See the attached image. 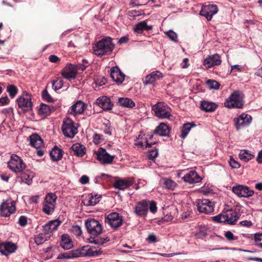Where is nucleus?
I'll return each instance as SVG.
<instances>
[{"label": "nucleus", "mask_w": 262, "mask_h": 262, "mask_svg": "<svg viewBox=\"0 0 262 262\" xmlns=\"http://www.w3.org/2000/svg\"><path fill=\"white\" fill-rule=\"evenodd\" d=\"M207 84L210 89L217 90L220 87V83L216 81L209 79L207 80Z\"/></svg>", "instance_id": "nucleus-47"}, {"label": "nucleus", "mask_w": 262, "mask_h": 262, "mask_svg": "<svg viewBox=\"0 0 262 262\" xmlns=\"http://www.w3.org/2000/svg\"><path fill=\"white\" fill-rule=\"evenodd\" d=\"M227 214V224L234 225L239 218L241 214L236 212L229 211L226 212Z\"/></svg>", "instance_id": "nucleus-36"}, {"label": "nucleus", "mask_w": 262, "mask_h": 262, "mask_svg": "<svg viewBox=\"0 0 262 262\" xmlns=\"http://www.w3.org/2000/svg\"><path fill=\"white\" fill-rule=\"evenodd\" d=\"M156 117L160 119L169 118L171 116V109L166 104L162 102L157 103L152 107Z\"/></svg>", "instance_id": "nucleus-4"}, {"label": "nucleus", "mask_w": 262, "mask_h": 262, "mask_svg": "<svg viewBox=\"0 0 262 262\" xmlns=\"http://www.w3.org/2000/svg\"><path fill=\"white\" fill-rule=\"evenodd\" d=\"M50 155L53 161H59L62 157V150L57 146H55L50 151Z\"/></svg>", "instance_id": "nucleus-32"}, {"label": "nucleus", "mask_w": 262, "mask_h": 262, "mask_svg": "<svg viewBox=\"0 0 262 262\" xmlns=\"http://www.w3.org/2000/svg\"><path fill=\"white\" fill-rule=\"evenodd\" d=\"M70 252L71 258L78 257H82L81 255H83L80 252L79 249L72 250V251H70Z\"/></svg>", "instance_id": "nucleus-54"}, {"label": "nucleus", "mask_w": 262, "mask_h": 262, "mask_svg": "<svg viewBox=\"0 0 262 262\" xmlns=\"http://www.w3.org/2000/svg\"><path fill=\"white\" fill-rule=\"evenodd\" d=\"M86 107V105L81 101H77L73 104L69 112L71 114L76 115L81 114Z\"/></svg>", "instance_id": "nucleus-24"}, {"label": "nucleus", "mask_w": 262, "mask_h": 262, "mask_svg": "<svg viewBox=\"0 0 262 262\" xmlns=\"http://www.w3.org/2000/svg\"><path fill=\"white\" fill-rule=\"evenodd\" d=\"M228 216L226 212L212 217L213 221L217 223H223L227 224Z\"/></svg>", "instance_id": "nucleus-42"}, {"label": "nucleus", "mask_w": 262, "mask_h": 262, "mask_svg": "<svg viewBox=\"0 0 262 262\" xmlns=\"http://www.w3.org/2000/svg\"><path fill=\"white\" fill-rule=\"evenodd\" d=\"M217 7L213 4H209L202 7L200 12L201 15L205 16L208 20H211L212 16L217 13Z\"/></svg>", "instance_id": "nucleus-16"}, {"label": "nucleus", "mask_w": 262, "mask_h": 262, "mask_svg": "<svg viewBox=\"0 0 262 262\" xmlns=\"http://www.w3.org/2000/svg\"><path fill=\"white\" fill-rule=\"evenodd\" d=\"M163 76L162 73L159 71L152 72L146 76L143 83L145 85L149 84L155 85V82L161 79Z\"/></svg>", "instance_id": "nucleus-20"}, {"label": "nucleus", "mask_w": 262, "mask_h": 262, "mask_svg": "<svg viewBox=\"0 0 262 262\" xmlns=\"http://www.w3.org/2000/svg\"><path fill=\"white\" fill-rule=\"evenodd\" d=\"M72 232L77 236H79L82 234L81 228L80 226L76 225L72 227Z\"/></svg>", "instance_id": "nucleus-51"}, {"label": "nucleus", "mask_w": 262, "mask_h": 262, "mask_svg": "<svg viewBox=\"0 0 262 262\" xmlns=\"http://www.w3.org/2000/svg\"><path fill=\"white\" fill-rule=\"evenodd\" d=\"M197 209L200 212L208 214L213 211L214 207L212 202L208 199L198 200Z\"/></svg>", "instance_id": "nucleus-13"}, {"label": "nucleus", "mask_w": 262, "mask_h": 262, "mask_svg": "<svg viewBox=\"0 0 262 262\" xmlns=\"http://www.w3.org/2000/svg\"><path fill=\"white\" fill-rule=\"evenodd\" d=\"M18 106L25 111H31L32 109L31 96L27 92L23 93L21 96L17 99Z\"/></svg>", "instance_id": "nucleus-7"}, {"label": "nucleus", "mask_w": 262, "mask_h": 262, "mask_svg": "<svg viewBox=\"0 0 262 262\" xmlns=\"http://www.w3.org/2000/svg\"><path fill=\"white\" fill-rule=\"evenodd\" d=\"M87 252L85 254L86 256H95L99 255L100 253H102L101 251L99 250H97L95 249V247H90L89 246H87Z\"/></svg>", "instance_id": "nucleus-43"}, {"label": "nucleus", "mask_w": 262, "mask_h": 262, "mask_svg": "<svg viewBox=\"0 0 262 262\" xmlns=\"http://www.w3.org/2000/svg\"><path fill=\"white\" fill-rule=\"evenodd\" d=\"M61 74L64 78L69 80L74 79L77 75L76 64H67L61 71Z\"/></svg>", "instance_id": "nucleus-14"}, {"label": "nucleus", "mask_w": 262, "mask_h": 262, "mask_svg": "<svg viewBox=\"0 0 262 262\" xmlns=\"http://www.w3.org/2000/svg\"><path fill=\"white\" fill-rule=\"evenodd\" d=\"M8 167L11 171L15 173H20L25 169L26 165L20 157L15 154H13L8 162Z\"/></svg>", "instance_id": "nucleus-3"}, {"label": "nucleus", "mask_w": 262, "mask_h": 262, "mask_svg": "<svg viewBox=\"0 0 262 262\" xmlns=\"http://www.w3.org/2000/svg\"><path fill=\"white\" fill-rule=\"evenodd\" d=\"M21 178L22 181L26 183L27 184H30L31 183L32 176H30L29 174L26 173H23L21 176Z\"/></svg>", "instance_id": "nucleus-50"}, {"label": "nucleus", "mask_w": 262, "mask_h": 262, "mask_svg": "<svg viewBox=\"0 0 262 262\" xmlns=\"http://www.w3.org/2000/svg\"><path fill=\"white\" fill-rule=\"evenodd\" d=\"M60 246L64 250H69L73 247V242L69 235L64 234L61 236Z\"/></svg>", "instance_id": "nucleus-29"}, {"label": "nucleus", "mask_w": 262, "mask_h": 262, "mask_svg": "<svg viewBox=\"0 0 262 262\" xmlns=\"http://www.w3.org/2000/svg\"><path fill=\"white\" fill-rule=\"evenodd\" d=\"M49 236L48 234L40 233L36 236L34 238L35 243L39 245L43 244L48 239Z\"/></svg>", "instance_id": "nucleus-41"}, {"label": "nucleus", "mask_w": 262, "mask_h": 262, "mask_svg": "<svg viewBox=\"0 0 262 262\" xmlns=\"http://www.w3.org/2000/svg\"><path fill=\"white\" fill-rule=\"evenodd\" d=\"M184 181L190 184L199 183L202 178L194 170L188 171L183 178Z\"/></svg>", "instance_id": "nucleus-23"}, {"label": "nucleus", "mask_w": 262, "mask_h": 262, "mask_svg": "<svg viewBox=\"0 0 262 262\" xmlns=\"http://www.w3.org/2000/svg\"><path fill=\"white\" fill-rule=\"evenodd\" d=\"M56 195L53 193H48L45 199L43 204V211L47 214H51L54 211Z\"/></svg>", "instance_id": "nucleus-5"}, {"label": "nucleus", "mask_w": 262, "mask_h": 262, "mask_svg": "<svg viewBox=\"0 0 262 262\" xmlns=\"http://www.w3.org/2000/svg\"><path fill=\"white\" fill-rule=\"evenodd\" d=\"M239 157L241 160L244 162H248L254 157V155L247 150H241L239 154Z\"/></svg>", "instance_id": "nucleus-38"}, {"label": "nucleus", "mask_w": 262, "mask_h": 262, "mask_svg": "<svg viewBox=\"0 0 262 262\" xmlns=\"http://www.w3.org/2000/svg\"><path fill=\"white\" fill-rule=\"evenodd\" d=\"M221 62L220 56L218 54H215L212 55H209L204 60L203 64L207 69H209L215 66L221 64Z\"/></svg>", "instance_id": "nucleus-17"}, {"label": "nucleus", "mask_w": 262, "mask_h": 262, "mask_svg": "<svg viewBox=\"0 0 262 262\" xmlns=\"http://www.w3.org/2000/svg\"><path fill=\"white\" fill-rule=\"evenodd\" d=\"M134 29L136 33H141L143 30H151L152 26H147L146 23L145 21H143L136 24Z\"/></svg>", "instance_id": "nucleus-34"}, {"label": "nucleus", "mask_w": 262, "mask_h": 262, "mask_svg": "<svg viewBox=\"0 0 262 262\" xmlns=\"http://www.w3.org/2000/svg\"><path fill=\"white\" fill-rule=\"evenodd\" d=\"M10 100L8 97L6 96L0 98V106H4L9 103Z\"/></svg>", "instance_id": "nucleus-63"}, {"label": "nucleus", "mask_w": 262, "mask_h": 262, "mask_svg": "<svg viewBox=\"0 0 262 262\" xmlns=\"http://www.w3.org/2000/svg\"><path fill=\"white\" fill-rule=\"evenodd\" d=\"M109 241V238L106 237V238H96L91 240L90 241L91 243H94L95 244L98 245H102Z\"/></svg>", "instance_id": "nucleus-48"}, {"label": "nucleus", "mask_w": 262, "mask_h": 262, "mask_svg": "<svg viewBox=\"0 0 262 262\" xmlns=\"http://www.w3.org/2000/svg\"><path fill=\"white\" fill-rule=\"evenodd\" d=\"M233 193L239 197L248 198L254 194V191L250 189L249 187L243 185H236L232 187Z\"/></svg>", "instance_id": "nucleus-11"}, {"label": "nucleus", "mask_w": 262, "mask_h": 262, "mask_svg": "<svg viewBox=\"0 0 262 262\" xmlns=\"http://www.w3.org/2000/svg\"><path fill=\"white\" fill-rule=\"evenodd\" d=\"M104 222L112 228L117 229L122 225L123 220L122 217L118 213L113 212L105 218Z\"/></svg>", "instance_id": "nucleus-10"}, {"label": "nucleus", "mask_w": 262, "mask_h": 262, "mask_svg": "<svg viewBox=\"0 0 262 262\" xmlns=\"http://www.w3.org/2000/svg\"><path fill=\"white\" fill-rule=\"evenodd\" d=\"M99 198L100 196L97 194L94 196L89 194L85 199L84 204L85 206H94L99 202Z\"/></svg>", "instance_id": "nucleus-33"}, {"label": "nucleus", "mask_w": 262, "mask_h": 262, "mask_svg": "<svg viewBox=\"0 0 262 262\" xmlns=\"http://www.w3.org/2000/svg\"><path fill=\"white\" fill-rule=\"evenodd\" d=\"M30 145L36 148H39L43 145V141L37 134H34L30 136Z\"/></svg>", "instance_id": "nucleus-30"}, {"label": "nucleus", "mask_w": 262, "mask_h": 262, "mask_svg": "<svg viewBox=\"0 0 262 262\" xmlns=\"http://www.w3.org/2000/svg\"><path fill=\"white\" fill-rule=\"evenodd\" d=\"M225 236L226 238L229 241H234L237 239V238L234 236L232 232L230 231L226 232Z\"/></svg>", "instance_id": "nucleus-58"}, {"label": "nucleus", "mask_w": 262, "mask_h": 262, "mask_svg": "<svg viewBox=\"0 0 262 262\" xmlns=\"http://www.w3.org/2000/svg\"><path fill=\"white\" fill-rule=\"evenodd\" d=\"M58 259H70L71 258L70 252L60 253L57 257Z\"/></svg>", "instance_id": "nucleus-59"}, {"label": "nucleus", "mask_w": 262, "mask_h": 262, "mask_svg": "<svg viewBox=\"0 0 262 262\" xmlns=\"http://www.w3.org/2000/svg\"><path fill=\"white\" fill-rule=\"evenodd\" d=\"M63 84V81L61 79H57L56 80H54L52 82V88L56 91L60 89Z\"/></svg>", "instance_id": "nucleus-44"}, {"label": "nucleus", "mask_w": 262, "mask_h": 262, "mask_svg": "<svg viewBox=\"0 0 262 262\" xmlns=\"http://www.w3.org/2000/svg\"><path fill=\"white\" fill-rule=\"evenodd\" d=\"M85 225L88 232L92 235L97 236L102 232V226L96 220H88L85 221Z\"/></svg>", "instance_id": "nucleus-8"}, {"label": "nucleus", "mask_w": 262, "mask_h": 262, "mask_svg": "<svg viewBox=\"0 0 262 262\" xmlns=\"http://www.w3.org/2000/svg\"><path fill=\"white\" fill-rule=\"evenodd\" d=\"M148 209V203L146 200L138 202L135 206L134 212L138 216L146 215Z\"/></svg>", "instance_id": "nucleus-19"}, {"label": "nucleus", "mask_w": 262, "mask_h": 262, "mask_svg": "<svg viewBox=\"0 0 262 262\" xmlns=\"http://www.w3.org/2000/svg\"><path fill=\"white\" fill-rule=\"evenodd\" d=\"M168 38L171 40L177 41V34L173 31L170 30L165 33Z\"/></svg>", "instance_id": "nucleus-49"}, {"label": "nucleus", "mask_w": 262, "mask_h": 262, "mask_svg": "<svg viewBox=\"0 0 262 262\" xmlns=\"http://www.w3.org/2000/svg\"><path fill=\"white\" fill-rule=\"evenodd\" d=\"M202 110L207 112H211L214 111L217 107V105L213 102L206 101H203L201 104Z\"/></svg>", "instance_id": "nucleus-35"}, {"label": "nucleus", "mask_w": 262, "mask_h": 262, "mask_svg": "<svg viewBox=\"0 0 262 262\" xmlns=\"http://www.w3.org/2000/svg\"><path fill=\"white\" fill-rule=\"evenodd\" d=\"M95 103L103 110H111L113 106L110 98L106 96L99 97L96 99Z\"/></svg>", "instance_id": "nucleus-21"}, {"label": "nucleus", "mask_w": 262, "mask_h": 262, "mask_svg": "<svg viewBox=\"0 0 262 262\" xmlns=\"http://www.w3.org/2000/svg\"><path fill=\"white\" fill-rule=\"evenodd\" d=\"M102 140V136L98 134H95L93 136V142L95 143V144H97L100 143Z\"/></svg>", "instance_id": "nucleus-62"}, {"label": "nucleus", "mask_w": 262, "mask_h": 262, "mask_svg": "<svg viewBox=\"0 0 262 262\" xmlns=\"http://www.w3.org/2000/svg\"><path fill=\"white\" fill-rule=\"evenodd\" d=\"M192 127H193V125L190 123L184 124L181 129L180 137L182 138H186Z\"/></svg>", "instance_id": "nucleus-40"}, {"label": "nucleus", "mask_w": 262, "mask_h": 262, "mask_svg": "<svg viewBox=\"0 0 262 262\" xmlns=\"http://www.w3.org/2000/svg\"><path fill=\"white\" fill-rule=\"evenodd\" d=\"M110 75L113 80L117 83L120 84L124 80L125 75L117 67L111 68Z\"/></svg>", "instance_id": "nucleus-25"}, {"label": "nucleus", "mask_w": 262, "mask_h": 262, "mask_svg": "<svg viewBox=\"0 0 262 262\" xmlns=\"http://www.w3.org/2000/svg\"><path fill=\"white\" fill-rule=\"evenodd\" d=\"M60 223L61 222L58 220L50 221L43 226V230L48 234L57 230Z\"/></svg>", "instance_id": "nucleus-26"}, {"label": "nucleus", "mask_w": 262, "mask_h": 262, "mask_svg": "<svg viewBox=\"0 0 262 262\" xmlns=\"http://www.w3.org/2000/svg\"><path fill=\"white\" fill-rule=\"evenodd\" d=\"M54 110L53 107H51L49 105L41 103L38 108V113L40 115L48 116Z\"/></svg>", "instance_id": "nucleus-37"}, {"label": "nucleus", "mask_w": 262, "mask_h": 262, "mask_svg": "<svg viewBox=\"0 0 262 262\" xmlns=\"http://www.w3.org/2000/svg\"><path fill=\"white\" fill-rule=\"evenodd\" d=\"M15 202L10 199L7 200L0 206V214L5 217L9 216L15 212Z\"/></svg>", "instance_id": "nucleus-9"}, {"label": "nucleus", "mask_w": 262, "mask_h": 262, "mask_svg": "<svg viewBox=\"0 0 262 262\" xmlns=\"http://www.w3.org/2000/svg\"><path fill=\"white\" fill-rule=\"evenodd\" d=\"M114 48V45L110 37L102 38L93 45V51L98 56L107 55L112 53Z\"/></svg>", "instance_id": "nucleus-1"}, {"label": "nucleus", "mask_w": 262, "mask_h": 262, "mask_svg": "<svg viewBox=\"0 0 262 262\" xmlns=\"http://www.w3.org/2000/svg\"><path fill=\"white\" fill-rule=\"evenodd\" d=\"M252 117L247 114L243 113L236 118H234V121L236 128L238 129L242 127L249 126L251 123Z\"/></svg>", "instance_id": "nucleus-15"}, {"label": "nucleus", "mask_w": 262, "mask_h": 262, "mask_svg": "<svg viewBox=\"0 0 262 262\" xmlns=\"http://www.w3.org/2000/svg\"><path fill=\"white\" fill-rule=\"evenodd\" d=\"M244 94L240 91H235L230 94L225 102L228 108H242L243 106Z\"/></svg>", "instance_id": "nucleus-2"}, {"label": "nucleus", "mask_w": 262, "mask_h": 262, "mask_svg": "<svg viewBox=\"0 0 262 262\" xmlns=\"http://www.w3.org/2000/svg\"><path fill=\"white\" fill-rule=\"evenodd\" d=\"M42 97L43 100L48 102H52L53 101V98L50 96L47 90H43L42 91Z\"/></svg>", "instance_id": "nucleus-55"}, {"label": "nucleus", "mask_w": 262, "mask_h": 262, "mask_svg": "<svg viewBox=\"0 0 262 262\" xmlns=\"http://www.w3.org/2000/svg\"><path fill=\"white\" fill-rule=\"evenodd\" d=\"M18 224L21 226H25L27 224V218L25 216H20L18 220Z\"/></svg>", "instance_id": "nucleus-60"}, {"label": "nucleus", "mask_w": 262, "mask_h": 262, "mask_svg": "<svg viewBox=\"0 0 262 262\" xmlns=\"http://www.w3.org/2000/svg\"><path fill=\"white\" fill-rule=\"evenodd\" d=\"M7 91L9 93L10 96L12 98L14 97L17 93V89L14 85H8L7 88Z\"/></svg>", "instance_id": "nucleus-46"}, {"label": "nucleus", "mask_w": 262, "mask_h": 262, "mask_svg": "<svg viewBox=\"0 0 262 262\" xmlns=\"http://www.w3.org/2000/svg\"><path fill=\"white\" fill-rule=\"evenodd\" d=\"M148 243L153 244L158 242L157 237L154 233H150L146 238Z\"/></svg>", "instance_id": "nucleus-52"}, {"label": "nucleus", "mask_w": 262, "mask_h": 262, "mask_svg": "<svg viewBox=\"0 0 262 262\" xmlns=\"http://www.w3.org/2000/svg\"><path fill=\"white\" fill-rule=\"evenodd\" d=\"M169 132L170 129L169 126L164 123H161L156 128L153 133L155 135H158L160 136H168Z\"/></svg>", "instance_id": "nucleus-28"}, {"label": "nucleus", "mask_w": 262, "mask_h": 262, "mask_svg": "<svg viewBox=\"0 0 262 262\" xmlns=\"http://www.w3.org/2000/svg\"><path fill=\"white\" fill-rule=\"evenodd\" d=\"M162 181L164 187L167 189L173 190L177 186V183L170 179L164 178Z\"/></svg>", "instance_id": "nucleus-39"}, {"label": "nucleus", "mask_w": 262, "mask_h": 262, "mask_svg": "<svg viewBox=\"0 0 262 262\" xmlns=\"http://www.w3.org/2000/svg\"><path fill=\"white\" fill-rule=\"evenodd\" d=\"M49 59L50 61L53 63H56L59 61V58L55 55H50Z\"/></svg>", "instance_id": "nucleus-64"}, {"label": "nucleus", "mask_w": 262, "mask_h": 262, "mask_svg": "<svg viewBox=\"0 0 262 262\" xmlns=\"http://www.w3.org/2000/svg\"><path fill=\"white\" fill-rule=\"evenodd\" d=\"M255 245L262 249V233H257L254 235Z\"/></svg>", "instance_id": "nucleus-45"}, {"label": "nucleus", "mask_w": 262, "mask_h": 262, "mask_svg": "<svg viewBox=\"0 0 262 262\" xmlns=\"http://www.w3.org/2000/svg\"><path fill=\"white\" fill-rule=\"evenodd\" d=\"M70 149L73 152L74 155L79 157H82L86 154L85 146L80 143L73 144Z\"/></svg>", "instance_id": "nucleus-27"}, {"label": "nucleus", "mask_w": 262, "mask_h": 262, "mask_svg": "<svg viewBox=\"0 0 262 262\" xmlns=\"http://www.w3.org/2000/svg\"><path fill=\"white\" fill-rule=\"evenodd\" d=\"M134 183L133 178L122 179L116 180L114 184V187L116 189L124 190L129 188Z\"/></svg>", "instance_id": "nucleus-18"}, {"label": "nucleus", "mask_w": 262, "mask_h": 262, "mask_svg": "<svg viewBox=\"0 0 262 262\" xmlns=\"http://www.w3.org/2000/svg\"><path fill=\"white\" fill-rule=\"evenodd\" d=\"M96 159L103 164H110L112 163L114 156H111L106 152V150L103 148H99L97 151L95 152Z\"/></svg>", "instance_id": "nucleus-12"}, {"label": "nucleus", "mask_w": 262, "mask_h": 262, "mask_svg": "<svg viewBox=\"0 0 262 262\" xmlns=\"http://www.w3.org/2000/svg\"><path fill=\"white\" fill-rule=\"evenodd\" d=\"M158 155L157 149H152L149 151L148 157L151 160L155 159Z\"/></svg>", "instance_id": "nucleus-56"}, {"label": "nucleus", "mask_w": 262, "mask_h": 262, "mask_svg": "<svg viewBox=\"0 0 262 262\" xmlns=\"http://www.w3.org/2000/svg\"><path fill=\"white\" fill-rule=\"evenodd\" d=\"M229 163L230 166L233 168H238L240 167L239 163L235 160L231 156L229 161Z\"/></svg>", "instance_id": "nucleus-53"}, {"label": "nucleus", "mask_w": 262, "mask_h": 262, "mask_svg": "<svg viewBox=\"0 0 262 262\" xmlns=\"http://www.w3.org/2000/svg\"><path fill=\"white\" fill-rule=\"evenodd\" d=\"M63 134L70 138H73L77 133V128L73 120L69 118L65 119L62 126Z\"/></svg>", "instance_id": "nucleus-6"}, {"label": "nucleus", "mask_w": 262, "mask_h": 262, "mask_svg": "<svg viewBox=\"0 0 262 262\" xmlns=\"http://www.w3.org/2000/svg\"><path fill=\"white\" fill-rule=\"evenodd\" d=\"M200 192L203 193L204 194H207L212 191V189L209 187L208 186H204L201 187L200 189Z\"/></svg>", "instance_id": "nucleus-61"}, {"label": "nucleus", "mask_w": 262, "mask_h": 262, "mask_svg": "<svg viewBox=\"0 0 262 262\" xmlns=\"http://www.w3.org/2000/svg\"><path fill=\"white\" fill-rule=\"evenodd\" d=\"M17 249V246L11 242H6L0 244V252L7 256L10 253H14Z\"/></svg>", "instance_id": "nucleus-22"}, {"label": "nucleus", "mask_w": 262, "mask_h": 262, "mask_svg": "<svg viewBox=\"0 0 262 262\" xmlns=\"http://www.w3.org/2000/svg\"><path fill=\"white\" fill-rule=\"evenodd\" d=\"M149 205V211L154 213L157 210V204L155 201H151Z\"/></svg>", "instance_id": "nucleus-57"}, {"label": "nucleus", "mask_w": 262, "mask_h": 262, "mask_svg": "<svg viewBox=\"0 0 262 262\" xmlns=\"http://www.w3.org/2000/svg\"><path fill=\"white\" fill-rule=\"evenodd\" d=\"M117 103L120 106L127 108H133L135 106V102L131 99L126 97L119 98Z\"/></svg>", "instance_id": "nucleus-31"}]
</instances>
